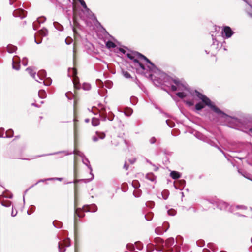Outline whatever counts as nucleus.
<instances>
[{"mask_svg":"<svg viewBox=\"0 0 252 252\" xmlns=\"http://www.w3.org/2000/svg\"><path fill=\"white\" fill-rule=\"evenodd\" d=\"M169 223L168 222H164L162 227L163 228V229L164 230V232H166L167 230L169 228Z\"/></svg>","mask_w":252,"mask_h":252,"instance_id":"47","label":"nucleus"},{"mask_svg":"<svg viewBox=\"0 0 252 252\" xmlns=\"http://www.w3.org/2000/svg\"><path fill=\"white\" fill-rule=\"evenodd\" d=\"M94 22H96V25L98 27V26H100L101 29H102V30H101V32H106L107 33V34H108V33L107 32V31L106 30V29L102 26V25L101 24V23L98 21L97 18L96 17V19L94 18V17H92L90 18Z\"/></svg>","mask_w":252,"mask_h":252,"instance_id":"22","label":"nucleus"},{"mask_svg":"<svg viewBox=\"0 0 252 252\" xmlns=\"http://www.w3.org/2000/svg\"><path fill=\"white\" fill-rule=\"evenodd\" d=\"M114 117H115V115L114 114L112 113V112H110L109 113V115L107 117V118L110 121H112L113 120L114 118Z\"/></svg>","mask_w":252,"mask_h":252,"instance_id":"64","label":"nucleus"},{"mask_svg":"<svg viewBox=\"0 0 252 252\" xmlns=\"http://www.w3.org/2000/svg\"><path fill=\"white\" fill-rule=\"evenodd\" d=\"M122 73L124 77H125L126 79H130L132 78V76H131L130 74L127 72V71H125L124 70H122Z\"/></svg>","mask_w":252,"mask_h":252,"instance_id":"40","label":"nucleus"},{"mask_svg":"<svg viewBox=\"0 0 252 252\" xmlns=\"http://www.w3.org/2000/svg\"><path fill=\"white\" fill-rule=\"evenodd\" d=\"M43 84L45 86H49L52 84V79L50 78H48L46 79L45 81H44L43 82Z\"/></svg>","mask_w":252,"mask_h":252,"instance_id":"52","label":"nucleus"},{"mask_svg":"<svg viewBox=\"0 0 252 252\" xmlns=\"http://www.w3.org/2000/svg\"><path fill=\"white\" fill-rule=\"evenodd\" d=\"M159 75V77H157L152 74L149 75V78L153 81L155 85L165 86L168 87L172 92L177 90L189 91L188 86L183 84L178 78L176 77L173 78L162 71H160Z\"/></svg>","mask_w":252,"mask_h":252,"instance_id":"2","label":"nucleus"},{"mask_svg":"<svg viewBox=\"0 0 252 252\" xmlns=\"http://www.w3.org/2000/svg\"><path fill=\"white\" fill-rule=\"evenodd\" d=\"M47 73L45 70H41L38 71L36 77L41 80H44V78L46 77Z\"/></svg>","mask_w":252,"mask_h":252,"instance_id":"21","label":"nucleus"},{"mask_svg":"<svg viewBox=\"0 0 252 252\" xmlns=\"http://www.w3.org/2000/svg\"><path fill=\"white\" fill-rule=\"evenodd\" d=\"M17 49V47L12 44H8L7 46V51L9 53H13Z\"/></svg>","mask_w":252,"mask_h":252,"instance_id":"26","label":"nucleus"},{"mask_svg":"<svg viewBox=\"0 0 252 252\" xmlns=\"http://www.w3.org/2000/svg\"><path fill=\"white\" fill-rule=\"evenodd\" d=\"M221 34L224 38H229L233 35L234 32L229 26H225L222 30Z\"/></svg>","mask_w":252,"mask_h":252,"instance_id":"5","label":"nucleus"},{"mask_svg":"<svg viewBox=\"0 0 252 252\" xmlns=\"http://www.w3.org/2000/svg\"><path fill=\"white\" fill-rule=\"evenodd\" d=\"M40 33L42 36H46L47 35L48 31L46 28H43L40 31Z\"/></svg>","mask_w":252,"mask_h":252,"instance_id":"44","label":"nucleus"},{"mask_svg":"<svg viewBox=\"0 0 252 252\" xmlns=\"http://www.w3.org/2000/svg\"><path fill=\"white\" fill-rule=\"evenodd\" d=\"M91 87V85L89 83H84L82 85V89L84 90H89Z\"/></svg>","mask_w":252,"mask_h":252,"instance_id":"49","label":"nucleus"},{"mask_svg":"<svg viewBox=\"0 0 252 252\" xmlns=\"http://www.w3.org/2000/svg\"><path fill=\"white\" fill-rule=\"evenodd\" d=\"M154 245L151 243H149L147 245V249L149 252H152L154 250Z\"/></svg>","mask_w":252,"mask_h":252,"instance_id":"54","label":"nucleus"},{"mask_svg":"<svg viewBox=\"0 0 252 252\" xmlns=\"http://www.w3.org/2000/svg\"><path fill=\"white\" fill-rule=\"evenodd\" d=\"M166 123L167 125L170 128H173L175 126V124L173 122H170L169 120H166Z\"/></svg>","mask_w":252,"mask_h":252,"instance_id":"61","label":"nucleus"},{"mask_svg":"<svg viewBox=\"0 0 252 252\" xmlns=\"http://www.w3.org/2000/svg\"><path fill=\"white\" fill-rule=\"evenodd\" d=\"M76 197L75 195L74 198V220L76 219V216H77L79 218H83L84 217L85 214L83 213H78L77 211H81V209L80 208H76Z\"/></svg>","mask_w":252,"mask_h":252,"instance_id":"16","label":"nucleus"},{"mask_svg":"<svg viewBox=\"0 0 252 252\" xmlns=\"http://www.w3.org/2000/svg\"><path fill=\"white\" fill-rule=\"evenodd\" d=\"M138 65V66L142 70V73H144L146 74V72H144L145 71L147 70L148 71V69L147 70L146 67L144 64H143L139 61V63H136Z\"/></svg>","mask_w":252,"mask_h":252,"instance_id":"43","label":"nucleus"},{"mask_svg":"<svg viewBox=\"0 0 252 252\" xmlns=\"http://www.w3.org/2000/svg\"><path fill=\"white\" fill-rule=\"evenodd\" d=\"M27 13L26 11L23 9L19 8L13 11V15L15 17H20L21 19H23L26 17Z\"/></svg>","mask_w":252,"mask_h":252,"instance_id":"7","label":"nucleus"},{"mask_svg":"<svg viewBox=\"0 0 252 252\" xmlns=\"http://www.w3.org/2000/svg\"><path fill=\"white\" fill-rule=\"evenodd\" d=\"M92 125L93 126H96L99 124V120L98 118L93 117L92 119Z\"/></svg>","mask_w":252,"mask_h":252,"instance_id":"37","label":"nucleus"},{"mask_svg":"<svg viewBox=\"0 0 252 252\" xmlns=\"http://www.w3.org/2000/svg\"><path fill=\"white\" fill-rule=\"evenodd\" d=\"M82 161L83 163L85 164L90 170V172H92L93 169L91 165L90 164V161L88 158L86 157H85L83 159H82Z\"/></svg>","mask_w":252,"mask_h":252,"instance_id":"25","label":"nucleus"},{"mask_svg":"<svg viewBox=\"0 0 252 252\" xmlns=\"http://www.w3.org/2000/svg\"><path fill=\"white\" fill-rule=\"evenodd\" d=\"M98 105L101 107V110L100 111L99 114H101L102 115H107V111L106 109V107L101 103H99Z\"/></svg>","mask_w":252,"mask_h":252,"instance_id":"39","label":"nucleus"},{"mask_svg":"<svg viewBox=\"0 0 252 252\" xmlns=\"http://www.w3.org/2000/svg\"><path fill=\"white\" fill-rule=\"evenodd\" d=\"M203 142L209 144L210 145H211V146L212 147H216L217 146V144L216 143L211 140V139H210L208 137L205 136V138H204V140H203Z\"/></svg>","mask_w":252,"mask_h":252,"instance_id":"24","label":"nucleus"},{"mask_svg":"<svg viewBox=\"0 0 252 252\" xmlns=\"http://www.w3.org/2000/svg\"><path fill=\"white\" fill-rule=\"evenodd\" d=\"M96 135L92 137V140L94 142H97L99 139H104L106 137V134L103 132H99L96 131L95 132Z\"/></svg>","mask_w":252,"mask_h":252,"instance_id":"11","label":"nucleus"},{"mask_svg":"<svg viewBox=\"0 0 252 252\" xmlns=\"http://www.w3.org/2000/svg\"><path fill=\"white\" fill-rule=\"evenodd\" d=\"M247 4L248 7L246 8V12L248 15L252 18V0H243Z\"/></svg>","mask_w":252,"mask_h":252,"instance_id":"12","label":"nucleus"},{"mask_svg":"<svg viewBox=\"0 0 252 252\" xmlns=\"http://www.w3.org/2000/svg\"><path fill=\"white\" fill-rule=\"evenodd\" d=\"M155 232L156 234L158 235H162L163 234L164 232V230L162 227H158L155 228Z\"/></svg>","mask_w":252,"mask_h":252,"instance_id":"41","label":"nucleus"},{"mask_svg":"<svg viewBox=\"0 0 252 252\" xmlns=\"http://www.w3.org/2000/svg\"><path fill=\"white\" fill-rule=\"evenodd\" d=\"M90 174L91 175V177L90 178L76 180L75 181L68 182L66 184H71L72 183H74L75 184H76L80 181L83 182L85 183H89L91 182L92 180H93L94 177V175L92 172H90Z\"/></svg>","mask_w":252,"mask_h":252,"instance_id":"13","label":"nucleus"},{"mask_svg":"<svg viewBox=\"0 0 252 252\" xmlns=\"http://www.w3.org/2000/svg\"><path fill=\"white\" fill-rule=\"evenodd\" d=\"M169 195V191L167 189H164L162 191L161 193V195L162 196V198L164 200L167 199L168 196Z\"/></svg>","mask_w":252,"mask_h":252,"instance_id":"38","label":"nucleus"},{"mask_svg":"<svg viewBox=\"0 0 252 252\" xmlns=\"http://www.w3.org/2000/svg\"><path fill=\"white\" fill-rule=\"evenodd\" d=\"M46 20V18L44 16H42L39 18H37V21H35L33 22V29L34 31H36L37 30V28H36V25L37 26H39L41 23H43Z\"/></svg>","mask_w":252,"mask_h":252,"instance_id":"15","label":"nucleus"},{"mask_svg":"<svg viewBox=\"0 0 252 252\" xmlns=\"http://www.w3.org/2000/svg\"><path fill=\"white\" fill-rule=\"evenodd\" d=\"M124 47L125 48H122V47H119V48H118V50L120 52L122 53L123 54H125V55L126 54V49L128 50V48L127 47Z\"/></svg>","mask_w":252,"mask_h":252,"instance_id":"63","label":"nucleus"},{"mask_svg":"<svg viewBox=\"0 0 252 252\" xmlns=\"http://www.w3.org/2000/svg\"><path fill=\"white\" fill-rule=\"evenodd\" d=\"M138 102V98L134 96H132L130 97V102L133 105H135L137 104Z\"/></svg>","mask_w":252,"mask_h":252,"instance_id":"51","label":"nucleus"},{"mask_svg":"<svg viewBox=\"0 0 252 252\" xmlns=\"http://www.w3.org/2000/svg\"><path fill=\"white\" fill-rule=\"evenodd\" d=\"M84 211L86 212H95L97 211V206L95 204H92L91 205H84L83 206Z\"/></svg>","mask_w":252,"mask_h":252,"instance_id":"9","label":"nucleus"},{"mask_svg":"<svg viewBox=\"0 0 252 252\" xmlns=\"http://www.w3.org/2000/svg\"><path fill=\"white\" fill-rule=\"evenodd\" d=\"M136 54L137 55V58L144 60L147 63H148L149 64V65L147 66L148 70L149 71L148 75V77L150 74H152L151 72L157 73V72L158 71L159 73L161 71L155 65V64L153 62H152L145 55H144L143 54H141L140 52H136Z\"/></svg>","mask_w":252,"mask_h":252,"instance_id":"4","label":"nucleus"},{"mask_svg":"<svg viewBox=\"0 0 252 252\" xmlns=\"http://www.w3.org/2000/svg\"><path fill=\"white\" fill-rule=\"evenodd\" d=\"M65 96L68 99L71 100L74 97V95L71 92H67L65 93Z\"/></svg>","mask_w":252,"mask_h":252,"instance_id":"45","label":"nucleus"},{"mask_svg":"<svg viewBox=\"0 0 252 252\" xmlns=\"http://www.w3.org/2000/svg\"><path fill=\"white\" fill-rule=\"evenodd\" d=\"M178 183L180 186L182 187V188H179L177 185L174 184L175 188L176 189H180V190H182L186 186V181L184 179H181L178 181Z\"/></svg>","mask_w":252,"mask_h":252,"instance_id":"20","label":"nucleus"},{"mask_svg":"<svg viewBox=\"0 0 252 252\" xmlns=\"http://www.w3.org/2000/svg\"><path fill=\"white\" fill-rule=\"evenodd\" d=\"M53 25L54 27L59 31H63L64 29L63 27L58 22H54Z\"/></svg>","mask_w":252,"mask_h":252,"instance_id":"32","label":"nucleus"},{"mask_svg":"<svg viewBox=\"0 0 252 252\" xmlns=\"http://www.w3.org/2000/svg\"><path fill=\"white\" fill-rule=\"evenodd\" d=\"M205 107V105H203V104L201 102H199L196 103L195 105V110L196 111H201L202 109H203Z\"/></svg>","mask_w":252,"mask_h":252,"instance_id":"29","label":"nucleus"},{"mask_svg":"<svg viewBox=\"0 0 252 252\" xmlns=\"http://www.w3.org/2000/svg\"><path fill=\"white\" fill-rule=\"evenodd\" d=\"M196 96L202 101L205 105L209 107L212 111L224 119L227 123L226 126L231 128L241 131L244 132L250 131L252 133V120L238 118L227 114L218 107L207 96L195 90Z\"/></svg>","mask_w":252,"mask_h":252,"instance_id":"1","label":"nucleus"},{"mask_svg":"<svg viewBox=\"0 0 252 252\" xmlns=\"http://www.w3.org/2000/svg\"><path fill=\"white\" fill-rule=\"evenodd\" d=\"M38 96L41 99H44L47 97V94L44 90H40L38 91Z\"/></svg>","mask_w":252,"mask_h":252,"instance_id":"34","label":"nucleus"},{"mask_svg":"<svg viewBox=\"0 0 252 252\" xmlns=\"http://www.w3.org/2000/svg\"><path fill=\"white\" fill-rule=\"evenodd\" d=\"M60 153H64L65 154V155H70L72 154L71 153H69L66 151H58V152H54V153H52L36 155V156H34L32 158V159L36 158H39V157L55 155H57V154H60Z\"/></svg>","mask_w":252,"mask_h":252,"instance_id":"10","label":"nucleus"},{"mask_svg":"<svg viewBox=\"0 0 252 252\" xmlns=\"http://www.w3.org/2000/svg\"><path fill=\"white\" fill-rule=\"evenodd\" d=\"M14 131L12 129H9L5 132V138H11L13 136Z\"/></svg>","mask_w":252,"mask_h":252,"instance_id":"35","label":"nucleus"},{"mask_svg":"<svg viewBox=\"0 0 252 252\" xmlns=\"http://www.w3.org/2000/svg\"><path fill=\"white\" fill-rule=\"evenodd\" d=\"M131 184L134 189H138L140 187V184L137 180H133Z\"/></svg>","mask_w":252,"mask_h":252,"instance_id":"42","label":"nucleus"},{"mask_svg":"<svg viewBox=\"0 0 252 252\" xmlns=\"http://www.w3.org/2000/svg\"><path fill=\"white\" fill-rule=\"evenodd\" d=\"M5 130L3 128H0V137L5 138V132H4Z\"/></svg>","mask_w":252,"mask_h":252,"instance_id":"62","label":"nucleus"},{"mask_svg":"<svg viewBox=\"0 0 252 252\" xmlns=\"http://www.w3.org/2000/svg\"><path fill=\"white\" fill-rule=\"evenodd\" d=\"M228 206V204L223 201L219 202L217 205V207L220 210H224L227 209Z\"/></svg>","mask_w":252,"mask_h":252,"instance_id":"23","label":"nucleus"},{"mask_svg":"<svg viewBox=\"0 0 252 252\" xmlns=\"http://www.w3.org/2000/svg\"><path fill=\"white\" fill-rule=\"evenodd\" d=\"M181 173L177 171H171L170 173V176L173 179H178L181 177Z\"/></svg>","mask_w":252,"mask_h":252,"instance_id":"18","label":"nucleus"},{"mask_svg":"<svg viewBox=\"0 0 252 252\" xmlns=\"http://www.w3.org/2000/svg\"><path fill=\"white\" fill-rule=\"evenodd\" d=\"M146 178L152 182H154L156 180V177L153 173H149L146 174Z\"/></svg>","mask_w":252,"mask_h":252,"instance_id":"31","label":"nucleus"},{"mask_svg":"<svg viewBox=\"0 0 252 252\" xmlns=\"http://www.w3.org/2000/svg\"><path fill=\"white\" fill-rule=\"evenodd\" d=\"M20 59L19 56L15 55L12 59V68L16 70H19L20 68Z\"/></svg>","mask_w":252,"mask_h":252,"instance_id":"8","label":"nucleus"},{"mask_svg":"<svg viewBox=\"0 0 252 252\" xmlns=\"http://www.w3.org/2000/svg\"><path fill=\"white\" fill-rule=\"evenodd\" d=\"M1 205L5 207H10L11 205V202L10 201H7L5 202H2L1 203Z\"/></svg>","mask_w":252,"mask_h":252,"instance_id":"59","label":"nucleus"},{"mask_svg":"<svg viewBox=\"0 0 252 252\" xmlns=\"http://www.w3.org/2000/svg\"><path fill=\"white\" fill-rule=\"evenodd\" d=\"M180 91L176 93V95L180 98L183 99L187 96V94L184 92V91L180 90Z\"/></svg>","mask_w":252,"mask_h":252,"instance_id":"28","label":"nucleus"},{"mask_svg":"<svg viewBox=\"0 0 252 252\" xmlns=\"http://www.w3.org/2000/svg\"><path fill=\"white\" fill-rule=\"evenodd\" d=\"M238 172L239 174H240L241 175H242L244 177L246 178V179H248L250 180H252V179L250 178V175L248 173L246 172L245 171H242L240 169L238 170Z\"/></svg>","mask_w":252,"mask_h":252,"instance_id":"36","label":"nucleus"},{"mask_svg":"<svg viewBox=\"0 0 252 252\" xmlns=\"http://www.w3.org/2000/svg\"><path fill=\"white\" fill-rule=\"evenodd\" d=\"M196 244L198 247H202L205 245V242L203 240H199L196 242Z\"/></svg>","mask_w":252,"mask_h":252,"instance_id":"57","label":"nucleus"},{"mask_svg":"<svg viewBox=\"0 0 252 252\" xmlns=\"http://www.w3.org/2000/svg\"><path fill=\"white\" fill-rule=\"evenodd\" d=\"M154 242L161 248L160 249L157 250L158 252H166V251H173L172 246L174 244L175 241L173 237L168 238L165 242L162 238L156 237L154 238Z\"/></svg>","mask_w":252,"mask_h":252,"instance_id":"3","label":"nucleus"},{"mask_svg":"<svg viewBox=\"0 0 252 252\" xmlns=\"http://www.w3.org/2000/svg\"><path fill=\"white\" fill-rule=\"evenodd\" d=\"M126 248L130 251H134L135 250V246L132 243H128L126 246Z\"/></svg>","mask_w":252,"mask_h":252,"instance_id":"48","label":"nucleus"},{"mask_svg":"<svg viewBox=\"0 0 252 252\" xmlns=\"http://www.w3.org/2000/svg\"><path fill=\"white\" fill-rule=\"evenodd\" d=\"M146 204L147 206L152 208L155 206V202L153 201H149L146 202Z\"/></svg>","mask_w":252,"mask_h":252,"instance_id":"58","label":"nucleus"},{"mask_svg":"<svg viewBox=\"0 0 252 252\" xmlns=\"http://www.w3.org/2000/svg\"><path fill=\"white\" fill-rule=\"evenodd\" d=\"M135 245L136 248L139 251L141 250L143 248V245L140 241L135 242Z\"/></svg>","mask_w":252,"mask_h":252,"instance_id":"46","label":"nucleus"},{"mask_svg":"<svg viewBox=\"0 0 252 252\" xmlns=\"http://www.w3.org/2000/svg\"><path fill=\"white\" fill-rule=\"evenodd\" d=\"M194 136L198 139L203 141L206 135L198 131H195Z\"/></svg>","mask_w":252,"mask_h":252,"instance_id":"27","label":"nucleus"},{"mask_svg":"<svg viewBox=\"0 0 252 252\" xmlns=\"http://www.w3.org/2000/svg\"><path fill=\"white\" fill-rule=\"evenodd\" d=\"M64 247L63 248H62L61 244L60 243H59L58 249L59 252H65L66 251V249L65 248V247H68L70 245V243L68 242L67 240H64Z\"/></svg>","mask_w":252,"mask_h":252,"instance_id":"19","label":"nucleus"},{"mask_svg":"<svg viewBox=\"0 0 252 252\" xmlns=\"http://www.w3.org/2000/svg\"><path fill=\"white\" fill-rule=\"evenodd\" d=\"M80 3L82 7L84 9V11H83L84 13L88 15L90 18L93 16L94 17L95 19H96L95 15L87 7L84 0H82Z\"/></svg>","mask_w":252,"mask_h":252,"instance_id":"6","label":"nucleus"},{"mask_svg":"<svg viewBox=\"0 0 252 252\" xmlns=\"http://www.w3.org/2000/svg\"><path fill=\"white\" fill-rule=\"evenodd\" d=\"M106 47L108 49H110L115 48L116 47V45L112 41H111L110 40H108L106 42Z\"/></svg>","mask_w":252,"mask_h":252,"instance_id":"33","label":"nucleus"},{"mask_svg":"<svg viewBox=\"0 0 252 252\" xmlns=\"http://www.w3.org/2000/svg\"><path fill=\"white\" fill-rule=\"evenodd\" d=\"M169 216H174L176 214V211L174 209H170L167 211Z\"/></svg>","mask_w":252,"mask_h":252,"instance_id":"50","label":"nucleus"},{"mask_svg":"<svg viewBox=\"0 0 252 252\" xmlns=\"http://www.w3.org/2000/svg\"><path fill=\"white\" fill-rule=\"evenodd\" d=\"M122 191L126 192L128 190V185L126 183H124L122 186Z\"/></svg>","mask_w":252,"mask_h":252,"instance_id":"56","label":"nucleus"},{"mask_svg":"<svg viewBox=\"0 0 252 252\" xmlns=\"http://www.w3.org/2000/svg\"><path fill=\"white\" fill-rule=\"evenodd\" d=\"M136 52H138L137 51H133L132 53H127L126 55L127 57L130 60L133 61V62L136 63H139V60L136 58H137V55L136 54Z\"/></svg>","mask_w":252,"mask_h":252,"instance_id":"14","label":"nucleus"},{"mask_svg":"<svg viewBox=\"0 0 252 252\" xmlns=\"http://www.w3.org/2000/svg\"><path fill=\"white\" fill-rule=\"evenodd\" d=\"M185 103H186L188 106L191 107L194 105V102L192 100H184Z\"/></svg>","mask_w":252,"mask_h":252,"instance_id":"55","label":"nucleus"},{"mask_svg":"<svg viewBox=\"0 0 252 252\" xmlns=\"http://www.w3.org/2000/svg\"><path fill=\"white\" fill-rule=\"evenodd\" d=\"M153 213H150L148 214H146L145 215L144 217L145 218V219L147 220V221H150L151 220L152 218H153Z\"/></svg>","mask_w":252,"mask_h":252,"instance_id":"53","label":"nucleus"},{"mask_svg":"<svg viewBox=\"0 0 252 252\" xmlns=\"http://www.w3.org/2000/svg\"><path fill=\"white\" fill-rule=\"evenodd\" d=\"M26 70L28 72V73L32 76L33 78H34L36 81L41 83L37 78H36V72L34 71L32 68L31 67H28L26 68Z\"/></svg>","mask_w":252,"mask_h":252,"instance_id":"17","label":"nucleus"},{"mask_svg":"<svg viewBox=\"0 0 252 252\" xmlns=\"http://www.w3.org/2000/svg\"><path fill=\"white\" fill-rule=\"evenodd\" d=\"M52 223L53 226L58 229L61 228L63 226V223L58 220H54Z\"/></svg>","mask_w":252,"mask_h":252,"instance_id":"30","label":"nucleus"},{"mask_svg":"<svg viewBox=\"0 0 252 252\" xmlns=\"http://www.w3.org/2000/svg\"><path fill=\"white\" fill-rule=\"evenodd\" d=\"M96 84L99 88L102 87L103 86V82L99 79H97L96 80Z\"/></svg>","mask_w":252,"mask_h":252,"instance_id":"60","label":"nucleus"}]
</instances>
